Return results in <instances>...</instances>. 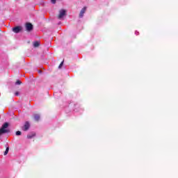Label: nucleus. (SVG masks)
Listing matches in <instances>:
<instances>
[{
    "label": "nucleus",
    "instance_id": "1",
    "mask_svg": "<svg viewBox=\"0 0 178 178\" xmlns=\"http://www.w3.org/2000/svg\"><path fill=\"white\" fill-rule=\"evenodd\" d=\"M8 127H9V123L5 122L0 129V136L6 133H9V130L6 129Z\"/></svg>",
    "mask_w": 178,
    "mask_h": 178
},
{
    "label": "nucleus",
    "instance_id": "2",
    "mask_svg": "<svg viewBox=\"0 0 178 178\" xmlns=\"http://www.w3.org/2000/svg\"><path fill=\"white\" fill-rule=\"evenodd\" d=\"M64 16H66V10L61 9L59 10V14L57 17L59 20H60Z\"/></svg>",
    "mask_w": 178,
    "mask_h": 178
},
{
    "label": "nucleus",
    "instance_id": "3",
    "mask_svg": "<svg viewBox=\"0 0 178 178\" xmlns=\"http://www.w3.org/2000/svg\"><path fill=\"white\" fill-rule=\"evenodd\" d=\"M13 33H15V34H18V33H21V31H23V27L20 26H15L13 28Z\"/></svg>",
    "mask_w": 178,
    "mask_h": 178
},
{
    "label": "nucleus",
    "instance_id": "4",
    "mask_svg": "<svg viewBox=\"0 0 178 178\" xmlns=\"http://www.w3.org/2000/svg\"><path fill=\"white\" fill-rule=\"evenodd\" d=\"M25 27L26 31H33V29H34L33 26V24L30 22H27L25 25Z\"/></svg>",
    "mask_w": 178,
    "mask_h": 178
},
{
    "label": "nucleus",
    "instance_id": "5",
    "mask_svg": "<svg viewBox=\"0 0 178 178\" xmlns=\"http://www.w3.org/2000/svg\"><path fill=\"white\" fill-rule=\"evenodd\" d=\"M30 129V123L29 122H26L24 126L22 127V130L24 131H27Z\"/></svg>",
    "mask_w": 178,
    "mask_h": 178
},
{
    "label": "nucleus",
    "instance_id": "6",
    "mask_svg": "<svg viewBox=\"0 0 178 178\" xmlns=\"http://www.w3.org/2000/svg\"><path fill=\"white\" fill-rule=\"evenodd\" d=\"M86 10H87V7H83L79 13V17H83L84 16V14L86 13Z\"/></svg>",
    "mask_w": 178,
    "mask_h": 178
},
{
    "label": "nucleus",
    "instance_id": "7",
    "mask_svg": "<svg viewBox=\"0 0 178 178\" xmlns=\"http://www.w3.org/2000/svg\"><path fill=\"white\" fill-rule=\"evenodd\" d=\"M33 118L36 122H38L40 119V116L39 115V114H34Z\"/></svg>",
    "mask_w": 178,
    "mask_h": 178
},
{
    "label": "nucleus",
    "instance_id": "8",
    "mask_svg": "<svg viewBox=\"0 0 178 178\" xmlns=\"http://www.w3.org/2000/svg\"><path fill=\"white\" fill-rule=\"evenodd\" d=\"M39 45H40V42L39 41H35V42H33L34 48H38Z\"/></svg>",
    "mask_w": 178,
    "mask_h": 178
},
{
    "label": "nucleus",
    "instance_id": "9",
    "mask_svg": "<svg viewBox=\"0 0 178 178\" xmlns=\"http://www.w3.org/2000/svg\"><path fill=\"white\" fill-rule=\"evenodd\" d=\"M9 152V147H6V151L4 152V155H8Z\"/></svg>",
    "mask_w": 178,
    "mask_h": 178
},
{
    "label": "nucleus",
    "instance_id": "10",
    "mask_svg": "<svg viewBox=\"0 0 178 178\" xmlns=\"http://www.w3.org/2000/svg\"><path fill=\"white\" fill-rule=\"evenodd\" d=\"M15 84H17V86H20V84H22V81L20 80H17L16 82H15Z\"/></svg>",
    "mask_w": 178,
    "mask_h": 178
},
{
    "label": "nucleus",
    "instance_id": "11",
    "mask_svg": "<svg viewBox=\"0 0 178 178\" xmlns=\"http://www.w3.org/2000/svg\"><path fill=\"white\" fill-rule=\"evenodd\" d=\"M16 136H22V132L20 131H17L15 133Z\"/></svg>",
    "mask_w": 178,
    "mask_h": 178
},
{
    "label": "nucleus",
    "instance_id": "12",
    "mask_svg": "<svg viewBox=\"0 0 178 178\" xmlns=\"http://www.w3.org/2000/svg\"><path fill=\"white\" fill-rule=\"evenodd\" d=\"M63 62H64V61H62V62L60 63V64L59 66H58V69H62V66H63Z\"/></svg>",
    "mask_w": 178,
    "mask_h": 178
},
{
    "label": "nucleus",
    "instance_id": "13",
    "mask_svg": "<svg viewBox=\"0 0 178 178\" xmlns=\"http://www.w3.org/2000/svg\"><path fill=\"white\" fill-rule=\"evenodd\" d=\"M34 136H35V134L28 135V136H27V138H33V137H34Z\"/></svg>",
    "mask_w": 178,
    "mask_h": 178
},
{
    "label": "nucleus",
    "instance_id": "14",
    "mask_svg": "<svg viewBox=\"0 0 178 178\" xmlns=\"http://www.w3.org/2000/svg\"><path fill=\"white\" fill-rule=\"evenodd\" d=\"M50 2H51V3H56V0H50Z\"/></svg>",
    "mask_w": 178,
    "mask_h": 178
},
{
    "label": "nucleus",
    "instance_id": "15",
    "mask_svg": "<svg viewBox=\"0 0 178 178\" xmlns=\"http://www.w3.org/2000/svg\"><path fill=\"white\" fill-rule=\"evenodd\" d=\"M15 95L17 97V96H19V92H15Z\"/></svg>",
    "mask_w": 178,
    "mask_h": 178
},
{
    "label": "nucleus",
    "instance_id": "16",
    "mask_svg": "<svg viewBox=\"0 0 178 178\" xmlns=\"http://www.w3.org/2000/svg\"><path fill=\"white\" fill-rule=\"evenodd\" d=\"M39 73H41V71H39Z\"/></svg>",
    "mask_w": 178,
    "mask_h": 178
}]
</instances>
